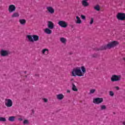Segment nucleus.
<instances>
[{"label":"nucleus","mask_w":125,"mask_h":125,"mask_svg":"<svg viewBox=\"0 0 125 125\" xmlns=\"http://www.w3.org/2000/svg\"><path fill=\"white\" fill-rule=\"evenodd\" d=\"M83 0L88 1V0Z\"/></svg>","instance_id":"36"},{"label":"nucleus","mask_w":125,"mask_h":125,"mask_svg":"<svg viewBox=\"0 0 125 125\" xmlns=\"http://www.w3.org/2000/svg\"><path fill=\"white\" fill-rule=\"evenodd\" d=\"M115 88L116 89V90H119L120 89V87L119 86H116L115 87Z\"/></svg>","instance_id":"32"},{"label":"nucleus","mask_w":125,"mask_h":125,"mask_svg":"<svg viewBox=\"0 0 125 125\" xmlns=\"http://www.w3.org/2000/svg\"><path fill=\"white\" fill-rule=\"evenodd\" d=\"M20 16V14H19V13L18 12H15L13 13V14L11 16V17L12 18H17Z\"/></svg>","instance_id":"15"},{"label":"nucleus","mask_w":125,"mask_h":125,"mask_svg":"<svg viewBox=\"0 0 125 125\" xmlns=\"http://www.w3.org/2000/svg\"><path fill=\"white\" fill-rule=\"evenodd\" d=\"M75 23L76 24H82V20L79 17V16L76 17V19L75 20Z\"/></svg>","instance_id":"18"},{"label":"nucleus","mask_w":125,"mask_h":125,"mask_svg":"<svg viewBox=\"0 0 125 125\" xmlns=\"http://www.w3.org/2000/svg\"><path fill=\"white\" fill-rule=\"evenodd\" d=\"M13 104L12 101L9 99H6L5 100V105L6 107H11Z\"/></svg>","instance_id":"8"},{"label":"nucleus","mask_w":125,"mask_h":125,"mask_svg":"<svg viewBox=\"0 0 125 125\" xmlns=\"http://www.w3.org/2000/svg\"><path fill=\"white\" fill-rule=\"evenodd\" d=\"M9 122H14L15 121V116H10L8 118Z\"/></svg>","instance_id":"21"},{"label":"nucleus","mask_w":125,"mask_h":125,"mask_svg":"<svg viewBox=\"0 0 125 125\" xmlns=\"http://www.w3.org/2000/svg\"><path fill=\"white\" fill-rule=\"evenodd\" d=\"M46 10H47L48 12L50 14H53L55 11L54 8L51 6H48L46 7Z\"/></svg>","instance_id":"10"},{"label":"nucleus","mask_w":125,"mask_h":125,"mask_svg":"<svg viewBox=\"0 0 125 125\" xmlns=\"http://www.w3.org/2000/svg\"><path fill=\"white\" fill-rule=\"evenodd\" d=\"M123 124L124 125H125V122H123Z\"/></svg>","instance_id":"35"},{"label":"nucleus","mask_w":125,"mask_h":125,"mask_svg":"<svg viewBox=\"0 0 125 125\" xmlns=\"http://www.w3.org/2000/svg\"><path fill=\"white\" fill-rule=\"evenodd\" d=\"M94 8L95 10H97V11H99V10H100V6L99 5H96L94 7Z\"/></svg>","instance_id":"22"},{"label":"nucleus","mask_w":125,"mask_h":125,"mask_svg":"<svg viewBox=\"0 0 125 125\" xmlns=\"http://www.w3.org/2000/svg\"><path fill=\"white\" fill-rule=\"evenodd\" d=\"M114 92H113L112 91H109V95L110 96H114Z\"/></svg>","instance_id":"29"},{"label":"nucleus","mask_w":125,"mask_h":125,"mask_svg":"<svg viewBox=\"0 0 125 125\" xmlns=\"http://www.w3.org/2000/svg\"><path fill=\"white\" fill-rule=\"evenodd\" d=\"M72 90L73 91H78V88H77V86H75V84H72Z\"/></svg>","instance_id":"23"},{"label":"nucleus","mask_w":125,"mask_h":125,"mask_svg":"<svg viewBox=\"0 0 125 125\" xmlns=\"http://www.w3.org/2000/svg\"><path fill=\"white\" fill-rule=\"evenodd\" d=\"M58 25L62 28H67L68 27V22L64 21H60L58 23Z\"/></svg>","instance_id":"5"},{"label":"nucleus","mask_w":125,"mask_h":125,"mask_svg":"<svg viewBox=\"0 0 125 125\" xmlns=\"http://www.w3.org/2000/svg\"><path fill=\"white\" fill-rule=\"evenodd\" d=\"M44 32L45 34H47V35H50L52 33V30L49 28H45L44 30Z\"/></svg>","instance_id":"14"},{"label":"nucleus","mask_w":125,"mask_h":125,"mask_svg":"<svg viewBox=\"0 0 125 125\" xmlns=\"http://www.w3.org/2000/svg\"><path fill=\"white\" fill-rule=\"evenodd\" d=\"M118 44H119V42H118V41H113L112 42H110L104 47V49L114 47V46H116V45H118Z\"/></svg>","instance_id":"3"},{"label":"nucleus","mask_w":125,"mask_h":125,"mask_svg":"<svg viewBox=\"0 0 125 125\" xmlns=\"http://www.w3.org/2000/svg\"><path fill=\"white\" fill-rule=\"evenodd\" d=\"M60 41L62 43H66V42H67V40L64 37L61 38Z\"/></svg>","instance_id":"20"},{"label":"nucleus","mask_w":125,"mask_h":125,"mask_svg":"<svg viewBox=\"0 0 125 125\" xmlns=\"http://www.w3.org/2000/svg\"><path fill=\"white\" fill-rule=\"evenodd\" d=\"M16 10V7L13 4L10 5L8 7V11L9 13H12Z\"/></svg>","instance_id":"9"},{"label":"nucleus","mask_w":125,"mask_h":125,"mask_svg":"<svg viewBox=\"0 0 125 125\" xmlns=\"http://www.w3.org/2000/svg\"><path fill=\"white\" fill-rule=\"evenodd\" d=\"M6 119H5V118H3V117H0V122H6Z\"/></svg>","instance_id":"27"},{"label":"nucleus","mask_w":125,"mask_h":125,"mask_svg":"<svg viewBox=\"0 0 125 125\" xmlns=\"http://www.w3.org/2000/svg\"><path fill=\"white\" fill-rule=\"evenodd\" d=\"M66 92L67 93H70L71 92V91L70 90H67Z\"/></svg>","instance_id":"33"},{"label":"nucleus","mask_w":125,"mask_h":125,"mask_svg":"<svg viewBox=\"0 0 125 125\" xmlns=\"http://www.w3.org/2000/svg\"><path fill=\"white\" fill-rule=\"evenodd\" d=\"M19 22L21 25H22V26H25L26 25V20L25 19H20Z\"/></svg>","instance_id":"17"},{"label":"nucleus","mask_w":125,"mask_h":125,"mask_svg":"<svg viewBox=\"0 0 125 125\" xmlns=\"http://www.w3.org/2000/svg\"><path fill=\"white\" fill-rule=\"evenodd\" d=\"M121 79H122V75H112V76L111 77V82H119V81H121Z\"/></svg>","instance_id":"4"},{"label":"nucleus","mask_w":125,"mask_h":125,"mask_svg":"<svg viewBox=\"0 0 125 125\" xmlns=\"http://www.w3.org/2000/svg\"><path fill=\"white\" fill-rule=\"evenodd\" d=\"M82 5H83V6H84V7H85L86 6H88V5H89V3L87 2V1L82 0Z\"/></svg>","instance_id":"19"},{"label":"nucleus","mask_w":125,"mask_h":125,"mask_svg":"<svg viewBox=\"0 0 125 125\" xmlns=\"http://www.w3.org/2000/svg\"><path fill=\"white\" fill-rule=\"evenodd\" d=\"M41 53H42V55L46 56V55H48V54H49V50L47 48H44L42 50Z\"/></svg>","instance_id":"11"},{"label":"nucleus","mask_w":125,"mask_h":125,"mask_svg":"<svg viewBox=\"0 0 125 125\" xmlns=\"http://www.w3.org/2000/svg\"><path fill=\"white\" fill-rule=\"evenodd\" d=\"M96 90L95 89H92L90 90V94H93L95 92Z\"/></svg>","instance_id":"28"},{"label":"nucleus","mask_w":125,"mask_h":125,"mask_svg":"<svg viewBox=\"0 0 125 125\" xmlns=\"http://www.w3.org/2000/svg\"><path fill=\"white\" fill-rule=\"evenodd\" d=\"M100 107H101V110H105L106 109V105H101Z\"/></svg>","instance_id":"26"},{"label":"nucleus","mask_w":125,"mask_h":125,"mask_svg":"<svg viewBox=\"0 0 125 125\" xmlns=\"http://www.w3.org/2000/svg\"><path fill=\"white\" fill-rule=\"evenodd\" d=\"M26 38L29 40V42H37L39 41L40 37L38 35H27Z\"/></svg>","instance_id":"2"},{"label":"nucleus","mask_w":125,"mask_h":125,"mask_svg":"<svg viewBox=\"0 0 125 125\" xmlns=\"http://www.w3.org/2000/svg\"><path fill=\"white\" fill-rule=\"evenodd\" d=\"M43 101H44V102L46 103L48 101V100H47V99H45V98H43L42 99Z\"/></svg>","instance_id":"31"},{"label":"nucleus","mask_w":125,"mask_h":125,"mask_svg":"<svg viewBox=\"0 0 125 125\" xmlns=\"http://www.w3.org/2000/svg\"><path fill=\"white\" fill-rule=\"evenodd\" d=\"M57 98L58 100H62L64 98V95L62 94H59L57 95Z\"/></svg>","instance_id":"16"},{"label":"nucleus","mask_w":125,"mask_h":125,"mask_svg":"<svg viewBox=\"0 0 125 125\" xmlns=\"http://www.w3.org/2000/svg\"><path fill=\"white\" fill-rule=\"evenodd\" d=\"M116 17L118 20L124 21L125 20V14L123 13H119L117 14Z\"/></svg>","instance_id":"6"},{"label":"nucleus","mask_w":125,"mask_h":125,"mask_svg":"<svg viewBox=\"0 0 125 125\" xmlns=\"http://www.w3.org/2000/svg\"><path fill=\"white\" fill-rule=\"evenodd\" d=\"M47 26L49 29L52 30L54 28V23L51 21H48L47 22Z\"/></svg>","instance_id":"13"},{"label":"nucleus","mask_w":125,"mask_h":125,"mask_svg":"<svg viewBox=\"0 0 125 125\" xmlns=\"http://www.w3.org/2000/svg\"><path fill=\"white\" fill-rule=\"evenodd\" d=\"M86 70L84 66H81L80 67H76L74 68L71 72V76L72 77H83L85 74Z\"/></svg>","instance_id":"1"},{"label":"nucleus","mask_w":125,"mask_h":125,"mask_svg":"<svg viewBox=\"0 0 125 125\" xmlns=\"http://www.w3.org/2000/svg\"><path fill=\"white\" fill-rule=\"evenodd\" d=\"M102 102H103V98H95L93 100V103L96 104H100L102 103Z\"/></svg>","instance_id":"7"},{"label":"nucleus","mask_w":125,"mask_h":125,"mask_svg":"<svg viewBox=\"0 0 125 125\" xmlns=\"http://www.w3.org/2000/svg\"><path fill=\"white\" fill-rule=\"evenodd\" d=\"M81 18L83 20H85V17L83 15H81Z\"/></svg>","instance_id":"30"},{"label":"nucleus","mask_w":125,"mask_h":125,"mask_svg":"<svg viewBox=\"0 0 125 125\" xmlns=\"http://www.w3.org/2000/svg\"><path fill=\"white\" fill-rule=\"evenodd\" d=\"M94 21V19H93V18H91L89 21L90 25H92V24H93Z\"/></svg>","instance_id":"25"},{"label":"nucleus","mask_w":125,"mask_h":125,"mask_svg":"<svg viewBox=\"0 0 125 125\" xmlns=\"http://www.w3.org/2000/svg\"><path fill=\"white\" fill-rule=\"evenodd\" d=\"M18 120H19V121H23V119L22 118H19Z\"/></svg>","instance_id":"34"},{"label":"nucleus","mask_w":125,"mask_h":125,"mask_svg":"<svg viewBox=\"0 0 125 125\" xmlns=\"http://www.w3.org/2000/svg\"><path fill=\"white\" fill-rule=\"evenodd\" d=\"M10 53L8 51L4 50H1L0 51V55L1 56H7L8 54H10Z\"/></svg>","instance_id":"12"},{"label":"nucleus","mask_w":125,"mask_h":125,"mask_svg":"<svg viewBox=\"0 0 125 125\" xmlns=\"http://www.w3.org/2000/svg\"><path fill=\"white\" fill-rule=\"evenodd\" d=\"M23 125H29V124H30V122L29 121V120L25 119L23 121Z\"/></svg>","instance_id":"24"}]
</instances>
